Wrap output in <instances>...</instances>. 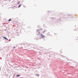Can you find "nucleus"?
Wrapping results in <instances>:
<instances>
[{
    "label": "nucleus",
    "instance_id": "1",
    "mask_svg": "<svg viewBox=\"0 0 78 78\" xmlns=\"http://www.w3.org/2000/svg\"><path fill=\"white\" fill-rule=\"evenodd\" d=\"M37 34H37V35H39V33H40V32H39V30H42V28H41V30H39V29H38V30H37Z\"/></svg>",
    "mask_w": 78,
    "mask_h": 78
},
{
    "label": "nucleus",
    "instance_id": "2",
    "mask_svg": "<svg viewBox=\"0 0 78 78\" xmlns=\"http://www.w3.org/2000/svg\"><path fill=\"white\" fill-rule=\"evenodd\" d=\"M41 38H42V39H44V37H45V36H44L42 34H41Z\"/></svg>",
    "mask_w": 78,
    "mask_h": 78
},
{
    "label": "nucleus",
    "instance_id": "3",
    "mask_svg": "<svg viewBox=\"0 0 78 78\" xmlns=\"http://www.w3.org/2000/svg\"><path fill=\"white\" fill-rule=\"evenodd\" d=\"M3 37V38H4L5 39L8 41V38H7L6 37Z\"/></svg>",
    "mask_w": 78,
    "mask_h": 78
},
{
    "label": "nucleus",
    "instance_id": "4",
    "mask_svg": "<svg viewBox=\"0 0 78 78\" xmlns=\"http://www.w3.org/2000/svg\"><path fill=\"white\" fill-rule=\"evenodd\" d=\"M16 77H19V76H20V75L19 74H17L16 76Z\"/></svg>",
    "mask_w": 78,
    "mask_h": 78
},
{
    "label": "nucleus",
    "instance_id": "5",
    "mask_svg": "<svg viewBox=\"0 0 78 78\" xmlns=\"http://www.w3.org/2000/svg\"><path fill=\"white\" fill-rule=\"evenodd\" d=\"M45 31H47V30H46V29H44V31H43L42 33H45Z\"/></svg>",
    "mask_w": 78,
    "mask_h": 78
},
{
    "label": "nucleus",
    "instance_id": "6",
    "mask_svg": "<svg viewBox=\"0 0 78 78\" xmlns=\"http://www.w3.org/2000/svg\"><path fill=\"white\" fill-rule=\"evenodd\" d=\"M21 6V4H20L18 6V8H20Z\"/></svg>",
    "mask_w": 78,
    "mask_h": 78
},
{
    "label": "nucleus",
    "instance_id": "7",
    "mask_svg": "<svg viewBox=\"0 0 78 78\" xmlns=\"http://www.w3.org/2000/svg\"><path fill=\"white\" fill-rule=\"evenodd\" d=\"M68 16H69V17H70V16L71 17H72V15H68Z\"/></svg>",
    "mask_w": 78,
    "mask_h": 78
},
{
    "label": "nucleus",
    "instance_id": "8",
    "mask_svg": "<svg viewBox=\"0 0 78 78\" xmlns=\"http://www.w3.org/2000/svg\"><path fill=\"white\" fill-rule=\"evenodd\" d=\"M36 76H39V74L35 75Z\"/></svg>",
    "mask_w": 78,
    "mask_h": 78
},
{
    "label": "nucleus",
    "instance_id": "9",
    "mask_svg": "<svg viewBox=\"0 0 78 78\" xmlns=\"http://www.w3.org/2000/svg\"><path fill=\"white\" fill-rule=\"evenodd\" d=\"M11 19H10L8 21L9 22H10V21H11Z\"/></svg>",
    "mask_w": 78,
    "mask_h": 78
},
{
    "label": "nucleus",
    "instance_id": "10",
    "mask_svg": "<svg viewBox=\"0 0 78 78\" xmlns=\"http://www.w3.org/2000/svg\"><path fill=\"white\" fill-rule=\"evenodd\" d=\"M51 19H55V18L51 17Z\"/></svg>",
    "mask_w": 78,
    "mask_h": 78
},
{
    "label": "nucleus",
    "instance_id": "11",
    "mask_svg": "<svg viewBox=\"0 0 78 78\" xmlns=\"http://www.w3.org/2000/svg\"><path fill=\"white\" fill-rule=\"evenodd\" d=\"M5 76H8V74H6Z\"/></svg>",
    "mask_w": 78,
    "mask_h": 78
},
{
    "label": "nucleus",
    "instance_id": "12",
    "mask_svg": "<svg viewBox=\"0 0 78 78\" xmlns=\"http://www.w3.org/2000/svg\"><path fill=\"white\" fill-rule=\"evenodd\" d=\"M19 3H20V2H18V5H19Z\"/></svg>",
    "mask_w": 78,
    "mask_h": 78
},
{
    "label": "nucleus",
    "instance_id": "13",
    "mask_svg": "<svg viewBox=\"0 0 78 78\" xmlns=\"http://www.w3.org/2000/svg\"><path fill=\"white\" fill-rule=\"evenodd\" d=\"M16 48V47L14 46L13 47V49H14V48Z\"/></svg>",
    "mask_w": 78,
    "mask_h": 78
},
{
    "label": "nucleus",
    "instance_id": "14",
    "mask_svg": "<svg viewBox=\"0 0 78 78\" xmlns=\"http://www.w3.org/2000/svg\"><path fill=\"white\" fill-rule=\"evenodd\" d=\"M15 7V8H16V6H13V7Z\"/></svg>",
    "mask_w": 78,
    "mask_h": 78
},
{
    "label": "nucleus",
    "instance_id": "15",
    "mask_svg": "<svg viewBox=\"0 0 78 78\" xmlns=\"http://www.w3.org/2000/svg\"><path fill=\"white\" fill-rule=\"evenodd\" d=\"M5 0V1H8V0Z\"/></svg>",
    "mask_w": 78,
    "mask_h": 78
},
{
    "label": "nucleus",
    "instance_id": "16",
    "mask_svg": "<svg viewBox=\"0 0 78 78\" xmlns=\"http://www.w3.org/2000/svg\"><path fill=\"white\" fill-rule=\"evenodd\" d=\"M0 71H1V68H0Z\"/></svg>",
    "mask_w": 78,
    "mask_h": 78
},
{
    "label": "nucleus",
    "instance_id": "17",
    "mask_svg": "<svg viewBox=\"0 0 78 78\" xmlns=\"http://www.w3.org/2000/svg\"><path fill=\"white\" fill-rule=\"evenodd\" d=\"M31 45H34L32 44H31Z\"/></svg>",
    "mask_w": 78,
    "mask_h": 78
},
{
    "label": "nucleus",
    "instance_id": "18",
    "mask_svg": "<svg viewBox=\"0 0 78 78\" xmlns=\"http://www.w3.org/2000/svg\"><path fill=\"white\" fill-rule=\"evenodd\" d=\"M9 0H7V1H9Z\"/></svg>",
    "mask_w": 78,
    "mask_h": 78
},
{
    "label": "nucleus",
    "instance_id": "19",
    "mask_svg": "<svg viewBox=\"0 0 78 78\" xmlns=\"http://www.w3.org/2000/svg\"><path fill=\"white\" fill-rule=\"evenodd\" d=\"M75 31H76V30H75Z\"/></svg>",
    "mask_w": 78,
    "mask_h": 78
},
{
    "label": "nucleus",
    "instance_id": "20",
    "mask_svg": "<svg viewBox=\"0 0 78 78\" xmlns=\"http://www.w3.org/2000/svg\"><path fill=\"white\" fill-rule=\"evenodd\" d=\"M13 7H12V8H13Z\"/></svg>",
    "mask_w": 78,
    "mask_h": 78
}]
</instances>
